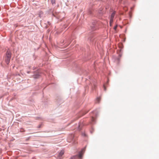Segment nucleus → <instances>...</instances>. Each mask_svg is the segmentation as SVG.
Here are the masks:
<instances>
[{
    "mask_svg": "<svg viewBox=\"0 0 159 159\" xmlns=\"http://www.w3.org/2000/svg\"><path fill=\"white\" fill-rule=\"evenodd\" d=\"M98 112L97 111H95L92 112L90 115L92 116L91 118V120L92 123L94 124L95 123V117H97L98 116Z\"/></svg>",
    "mask_w": 159,
    "mask_h": 159,
    "instance_id": "1",
    "label": "nucleus"
},
{
    "mask_svg": "<svg viewBox=\"0 0 159 159\" xmlns=\"http://www.w3.org/2000/svg\"><path fill=\"white\" fill-rule=\"evenodd\" d=\"M98 23L96 20H93L92 22V24L90 25L91 30L93 31L98 29Z\"/></svg>",
    "mask_w": 159,
    "mask_h": 159,
    "instance_id": "2",
    "label": "nucleus"
},
{
    "mask_svg": "<svg viewBox=\"0 0 159 159\" xmlns=\"http://www.w3.org/2000/svg\"><path fill=\"white\" fill-rule=\"evenodd\" d=\"M34 74L33 75V77L35 79L39 78L40 76L38 70L34 72Z\"/></svg>",
    "mask_w": 159,
    "mask_h": 159,
    "instance_id": "3",
    "label": "nucleus"
},
{
    "mask_svg": "<svg viewBox=\"0 0 159 159\" xmlns=\"http://www.w3.org/2000/svg\"><path fill=\"white\" fill-rule=\"evenodd\" d=\"M11 52L10 50H8L6 52V57L9 58H11Z\"/></svg>",
    "mask_w": 159,
    "mask_h": 159,
    "instance_id": "4",
    "label": "nucleus"
},
{
    "mask_svg": "<svg viewBox=\"0 0 159 159\" xmlns=\"http://www.w3.org/2000/svg\"><path fill=\"white\" fill-rule=\"evenodd\" d=\"M94 34H92L89 38V39L93 43H95L96 41L95 40V38L94 37Z\"/></svg>",
    "mask_w": 159,
    "mask_h": 159,
    "instance_id": "5",
    "label": "nucleus"
},
{
    "mask_svg": "<svg viewBox=\"0 0 159 159\" xmlns=\"http://www.w3.org/2000/svg\"><path fill=\"white\" fill-rule=\"evenodd\" d=\"M10 60H11L10 58H7V57H5V62L7 65L9 64V63H10Z\"/></svg>",
    "mask_w": 159,
    "mask_h": 159,
    "instance_id": "6",
    "label": "nucleus"
},
{
    "mask_svg": "<svg viewBox=\"0 0 159 159\" xmlns=\"http://www.w3.org/2000/svg\"><path fill=\"white\" fill-rule=\"evenodd\" d=\"M64 154V151L63 150H61L59 153L58 155V157L60 159H61L60 157L63 155Z\"/></svg>",
    "mask_w": 159,
    "mask_h": 159,
    "instance_id": "7",
    "label": "nucleus"
},
{
    "mask_svg": "<svg viewBox=\"0 0 159 159\" xmlns=\"http://www.w3.org/2000/svg\"><path fill=\"white\" fill-rule=\"evenodd\" d=\"M116 11H114L111 14V15L110 16V18L114 19V18L115 16V15Z\"/></svg>",
    "mask_w": 159,
    "mask_h": 159,
    "instance_id": "8",
    "label": "nucleus"
},
{
    "mask_svg": "<svg viewBox=\"0 0 159 159\" xmlns=\"http://www.w3.org/2000/svg\"><path fill=\"white\" fill-rule=\"evenodd\" d=\"M57 101L59 104H61V103L63 102V100L60 98H58L57 99Z\"/></svg>",
    "mask_w": 159,
    "mask_h": 159,
    "instance_id": "9",
    "label": "nucleus"
},
{
    "mask_svg": "<svg viewBox=\"0 0 159 159\" xmlns=\"http://www.w3.org/2000/svg\"><path fill=\"white\" fill-rule=\"evenodd\" d=\"M70 40H68V41H67L66 42H65V44H66L65 45V46L68 45L69 44H70Z\"/></svg>",
    "mask_w": 159,
    "mask_h": 159,
    "instance_id": "10",
    "label": "nucleus"
},
{
    "mask_svg": "<svg viewBox=\"0 0 159 159\" xmlns=\"http://www.w3.org/2000/svg\"><path fill=\"white\" fill-rule=\"evenodd\" d=\"M113 19H112V18H110V26H111V25H112V23L113 22Z\"/></svg>",
    "mask_w": 159,
    "mask_h": 159,
    "instance_id": "11",
    "label": "nucleus"
},
{
    "mask_svg": "<svg viewBox=\"0 0 159 159\" xmlns=\"http://www.w3.org/2000/svg\"><path fill=\"white\" fill-rule=\"evenodd\" d=\"M86 113V112H82L80 113L79 115H80V116H83Z\"/></svg>",
    "mask_w": 159,
    "mask_h": 159,
    "instance_id": "12",
    "label": "nucleus"
},
{
    "mask_svg": "<svg viewBox=\"0 0 159 159\" xmlns=\"http://www.w3.org/2000/svg\"><path fill=\"white\" fill-rule=\"evenodd\" d=\"M43 126V125L42 124H40V125H39L37 127V128H38V129H39V128H42V126Z\"/></svg>",
    "mask_w": 159,
    "mask_h": 159,
    "instance_id": "13",
    "label": "nucleus"
},
{
    "mask_svg": "<svg viewBox=\"0 0 159 159\" xmlns=\"http://www.w3.org/2000/svg\"><path fill=\"white\" fill-rule=\"evenodd\" d=\"M55 0H51V3L53 5L55 4Z\"/></svg>",
    "mask_w": 159,
    "mask_h": 159,
    "instance_id": "14",
    "label": "nucleus"
},
{
    "mask_svg": "<svg viewBox=\"0 0 159 159\" xmlns=\"http://www.w3.org/2000/svg\"><path fill=\"white\" fill-rule=\"evenodd\" d=\"M81 126V125L80 124H79V125H78V126L79 128L78 129H81L82 128Z\"/></svg>",
    "mask_w": 159,
    "mask_h": 159,
    "instance_id": "15",
    "label": "nucleus"
},
{
    "mask_svg": "<svg viewBox=\"0 0 159 159\" xmlns=\"http://www.w3.org/2000/svg\"><path fill=\"white\" fill-rule=\"evenodd\" d=\"M88 13L89 14H92V11L91 10H89L88 11Z\"/></svg>",
    "mask_w": 159,
    "mask_h": 159,
    "instance_id": "16",
    "label": "nucleus"
},
{
    "mask_svg": "<svg viewBox=\"0 0 159 159\" xmlns=\"http://www.w3.org/2000/svg\"><path fill=\"white\" fill-rule=\"evenodd\" d=\"M102 9H101L99 11V13L100 14H102Z\"/></svg>",
    "mask_w": 159,
    "mask_h": 159,
    "instance_id": "17",
    "label": "nucleus"
},
{
    "mask_svg": "<svg viewBox=\"0 0 159 159\" xmlns=\"http://www.w3.org/2000/svg\"><path fill=\"white\" fill-rule=\"evenodd\" d=\"M67 27V25H65L63 26V28H64V29H66Z\"/></svg>",
    "mask_w": 159,
    "mask_h": 159,
    "instance_id": "18",
    "label": "nucleus"
},
{
    "mask_svg": "<svg viewBox=\"0 0 159 159\" xmlns=\"http://www.w3.org/2000/svg\"><path fill=\"white\" fill-rule=\"evenodd\" d=\"M81 153L79 155V157L80 158H81V157H82V154H81Z\"/></svg>",
    "mask_w": 159,
    "mask_h": 159,
    "instance_id": "19",
    "label": "nucleus"
},
{
    "mask_svg": "<svg viewBox=\"0 0 159 159\" xmlns=\"http://www.w3.org/2000/svg\"><path fill=\"white\" fill-rule=\"evenodd\" d=\"M93 85V87H94V89H95V88L96 86V84L95 83H94Z\"/></svg>",
    "mask_w": 159,
    "mask_h": 159,
    "instance_id": "20",
    "label": "nucleus"
},
{
    "mask_svg": "<svg viewBox=\"0 0 159 159\" xmlns=\"http://www.w3.org/2000/svg\"><path fill=\"white\" fill-rule=\"evenodd\" d=\"M82 135L83 136H86V134H85V133H83Z\"/></svg>",
    "mask_w": 159,
    "mask_h": 159,
    "instance_id": "21",
    "label": "nucleus"
},
{
    "mask_svg": "<svg viewBox=\"0 0 159 159\" xmlns=\"http://www.w3.org/2000/svg\"><path fill=\"white\" fill-rule=\"evenodd\" d=\"M64 42V41H63L62 42H61V44H60V45H63V43Z\"/></svg>",
    "mask_w": 159,
    "mask_h": 159,
    "instance_id": "22",
    "label": "nucleus"
},
{
    "mask_svg": "<svg viewBox=\"0 0 159 159\" xmlns=\"http://www.w3.org/2000/svg\"><path fill=\"white\" fill-rule=\"evenodd\" d=\"M116 28H117V26H115L114 27V29L115 30H116Z\"/></svg>",
    "mask_w": 159,
    "mask_h": 159,
    "instance_id": "23",
    "label": "nucleus"
},
{
    "mask_svg": "<svg viewBox=\"0 0 159 159\" xmlns=\"http://www.w3.org/2000/svg\"><path fill=\"white\" fill-rule=\"evenodd\" d=\"M48 24L50 25H51V23L49 21H48Z\"/></svg>",
    "mask_w": 159,
    "mask_h": 159,
    "instance_id": "24",
    "label": "nucleus"
},
{
    "mask_svg": "<svg viewBox=\"0 0 159 159\" xmlns=\"http://www.w3.org/2000/svg\"><path fill=\"white\" fill-rule=\"evenodd\" d=\"M103 86H104V90L105 91H106V88L104 85Z\"/></svg>",
    "mask_w": 159,
    "mask_h": 159,
    "instance_id": "25",
    "label": "nucleus"
},
{
    "mask_svg": "<svg viewBox=\"0 0 159 159\" xmlns=\"http://www.w3.org/2000/svg\"><path fill=\"white\" fill-rule=\"evenodd\" d=\"M97 99L98 100V102H99V101L100 100V98H98Z\"/></svg>",
    "mask_w": 159,
    "mask_h": 159,
    "instance_id": "26",
    "label": "nucleus"
},
{
    "mask_svg": "<svg viewBox=\"0 0 159 159\" xmlns=\"http://www.w3.org/2000/svg\"><path fill=\"white\" fill-rule=\"evenodd\" d=\"M45 28H47L48 27V25H46L45 26Z\"/></svg>",
    "mask_w": 159,
    "mask_h": 159,
    "instance_id": "27",
    "label": "nucleus"
},
{
    "mask_svg": "<svg viewBox=\"0 0 159 159\" xmlns=\"http://www.w3.org/2000/svg\"><path fill=\"white\" fill-rule=\"evenodd\" d=\"M122 45V43L121 44V43H120V48H121V46H120V45Z\"/></svg>",
    "mask_w": 159,
    "mask_h": 159,
    "instance_id": "28",
    "label": "nucleus"
},
{
    "mask_svg": "<svg viewBox=\"0 0 159 159\" xmlns=\"http://www.w3.org/2000/svg\"><path fill=\"white\" fill-rule=\"evenodd\" d=\"M30 72L29 71H28L27 72V73H28V74L30 73Z\"/></svg>",
    "mask_w": 159,
    "mask_h": 159,
    "instance_id": "29",
    "label": "nucleus"
},
{
    "mask_svg": "<svg viewBox=\"0 0 159 159\" xmlns=\"http://www.w3.org/2000/svg\"><path fill=\"white\" fill-rule=\"evenodd\" d=\"M118 46L119 47V43H118Z\"/></svg>",
    "mask_w": 159,
    "mask_h": 159,
    "instance_id": "30",
    "label": "nucleus"
},
{
    "mask_svg": "<svg viewBox=\"0 0 159 159\" xmlns=\"http://www.w3.org/2000/svg\"><path fill=\"white\" fill-rule=\"evenodd\" d=\"M52 15L54 16H55L53 14H52Z\"/></svg>",
    "mask_w": 159,
    "mask_h": 159,
    "instance_id": "31",
    "label": "nucleus"
},
{
    "mask_svg": "<svg viewBox=\"0 0 159 159\" xmlns=\"http://www.w3.org/2000/svg\"><path fill=\"white\" fill-rule=\"evenodd\" d=\"M35 69V67H34V70Z\"/></svg>",
    "mask_w": 159,
    "mask_h": 159,
    "instance_id": "32",
    "label": "nucleus"
},
{
    "mask_svg": "<svg viewBox=\"0 0 159 159\" xmlns=\"http://www.w3.org/2000/svg\"><path fill=\"white\" fill-rule=\"evenodd\" d=\"M118 61L119 60V59L118 58Z\"/></svg>",
    "mask_w": 159,
    "mask_h": 159,
    "instance_id": "33",
    "label": "nucleus"
},
{
    "mask_svg": "<svg viewBox=\"0 0 159 159\" xmlns=\"http://www.w3.org/2000/svg\"><path fill=\"white\" fill-rule=\"evenodd\" d=\"M20 129H23V128H21Z\"/></svg>",
    "mask_w": 159,
    "mask_h": 159,
    "instance_id": "34",
    "label": "nucleus"
},
{
    "mask_svg": "<svg viewBox=\"0 0 159 159\" xmlns=\"http://www.w3.org/2000/svg\"><path fill=\"white\" fill-rule=\"evenodd\" d=\"M83 150H82V151H81V152H83Z\"/></svg>",
    "mask_w": 159,
    "mask_h": 159,
    "instance_id": "35",
    "label": "nucleus"
}]
</instances>
